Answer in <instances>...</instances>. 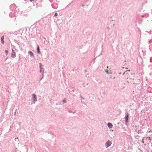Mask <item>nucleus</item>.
Wrapping results in <instances>:
<instances>
[{
	"mask_svg": "<svg viewBox=\"0 0 152 152\" xmlns=\"http://www.w3.org/2000/svg\"><path fill=\"white\" fill-rule=\"evenodd\" d=\"M11 57L14 58L15 57V54L14 52H13L12 53Z\"/></svg>",
	"mask_w": 152,
	"mask_h": 152,
	"instance_id": "5",
	"label": "nucleus"
},
{
	"mask_svg": "<svg viewBox=\"0 0 152 152\" xmlns=\"http://www.w3.org/2000/svg\"><path fill=\"white\" fill-rule=\"evenodd\" d=\"M142 51L143 52H144V51H143V50H142Z\"/></svg>",
	"mask_w": 152,
	"mask_h": 152,
	"instance_id": "22",
	"label": "nucleus"
},
{
	"mask_svg": "<svg viewBox=\"0 0 152 152\" xmlns=\"http://www.w3.org/2000/svg\"><path fill=\"white\" fill-rule=\"evenodd\" d=\"M111 142L109 141H108L106 142L105 145V146L107 148L108 147L110 146L111 145Z\"/></svg>",
	"mask_w": 152,
	"mask_h": 152,
	"instance_id": "2",
	"label": "nucleus"
},
{
	"mask_svg": "<svg viewBox=\"0 0 152 152\" xmlns=\"http://www.w3.org/2000/svg\"><path fill=\"white\" fill-rule=\"evenodd\" d=\"M57 15V13H56L55 14V15L56 16Z\"/></svg>",
	"mask_w": 152,
	"mask_h": 152,
	"instance_id": "15",
	"label": "nucleus"
},
{
	"mask_svg": "<svg viewBox=\"0 0 152 152\" xmlns=\"http://www.w3.org/2000/svg\"><path fill=\"white\" fill-rule=\"evenodd\" d=\"M142 51L143 52H144V51H143V50H142Z\"/></svg>",
	"mask_w": 152,
	"mask_h": 152,
	"instance_id": "21",
	"label": "nucleus"
},
{
	"mask_svg": "<svg viewBox=\"0 0 152 152\" xmlns=\"http://www.w3.org/2000/svg\"><path fill=\"white\" fill-rule=\"evenodd\" d=\"M135 131H136V132H137V130H135Z\"/></svg>",
	"mask_w": 152,
	"mask_h": 152,
	"instance_id": "23",
	"label": "nucleus"
},
{
	"mask_svg": "<svg viewBox=\"0 0 152 152\" xmlns=\"http://www.w3.org/2000/svg\"><path fill=\"white\" fill-rule=\"evenodd\" d=\"M66 102V101L64 100L63 101V102L64 103H65Z\"/></svg>",
	"mask_w": 152,
	"mask_h": 152,
	"instance_id": "17",
	"label": "nucleus"
},
{
	"mask_svg": "<svg viewBox=\"0 0 152 152\" xmlns=\"http://www.w3.org/2000/svg\"><path fill=\"white\" fill-rule=\"evenodd\" d=\"M42 64L41 63H40V67L41 69Z\"/></svg>",
	"mask_w": 152,
	"mask_h": 152,
	"instance_id": "12",
	"label": "nucleus"
},
{
	"mask_svg": "<svg viewBox=\"0 0 152 152\" xmlns=\"http://www.w3.org/2000/svg\"><path fill=\"white\" fill-rule=\"evenodd\" d=\"M142 17H144V15H142Z\"/></svg>",
	"mask_w": 152,
	"mask_h": 152,
	"instance_id": "20",
	"label": "nucleus"
},
{
	"mask_svg": "<svg viewBox=\"0 0 152 152\" xmlns=\"http://www.w3.org/2000/svg\"><path fill=\"white\" fill-rule=\"evenodd\" d=\"M37 53H39V54H40V52L39 50V46H38L37 47Z\"/></svg>",
	"mask_w": 152,
	"mask_h": 152,
	"instance_id": "7",
	"label": "nucleus"
},
{
	"mask_svg": "<svg viewBox=\"0 0 152 152\" xmlns=\"http://www.w3.org/2000/svg\"><path fill=\"white\" fill-rule=\"evenodd\" d=\"M15 140H18V138H15Z\"/></svg>",
	"mask_w": 152,
	"mask_h": 152,
	"instance_id": "13",
	"label": "nucleus"
},
{
	"mask_svg": "<svg viewBox=\"0 0 152 152\" xmlns=\"http://www.w3.org/2000/svg\"><path fill=\"white\" fill-rule=\"evenodd\" d=\"M28 53H29V54L31 56H34V54L32 52H30V51H29L28 52Z\"/></svg>",
	"mask_w": 152,
	"mask_h": 152,
	"instance_id": "9",
	"label": "nucleus"
},
{
	"mask_svg": "<svg viewBox=\"0 0 152 152\" xmlns=\"http://www.w3.org/2000/svg\"><path fill=\"white\" fill-rule=\"evenodd\" d=\"M152 42V41L151 40H150L149 41V43L150 44Z\"/></svg>",
	"mask_w": 152,
	"mask_h": 152,
	"instance_id": "11",
	"label": "nucleus"
},
{
	"mask_svg": "<svg viewBox=\"0 0 152 152\" xmlns=\"http://www.w3.org/2000/svg\"><path fill=\"white\" fill-rule=\"evenodd\" d=\"M32 96H33V99L34 100V102H36L37 101V97L36 95L34 94H32Z\"/></svg>",
	"mask_w": 152,
	"mask_h": 152,
	"instance_id": "3",
	"label": "nucleus"
},
{
	"mask_svg": "<svg viewBox=\"0 0 152 152\" xmlns=\"http://www.w3.org/2000/svg\"><path fill=\"white\" fill-rule=\"evenodd\" d=\"M149 140H150V141H151V139L150 138L149 139Z\"/></svg>",
	"mask_w": 152,
	"mask_h": 152,
	"instance_id": "18",
	"label": "nucleus"
},
{
	"mask_svg": "<svg viewBox=\"0 0 152 152\" xmlns=\"http://www.w3.org/2000/svg\"><path fill=\"white\" fill-rule=\"evenodd\" d=\"M107 126L110 128H111L112 127L113 125L110 123H108L107 124Z\"/></svg>",
	"mask_w": 152,
	"mask_h": 152,
	"instance_id": "4",
	"label": "nucleus"
},
{
	"mask_svg": "<svg viewBox=\"0 0 152 152\" xmlns=\"http://www.w3.org/2000/svg\"><path fill=\"white\" fill-rule=\"evenodd\" d=\"M4 37L3 36H2L1 38V42L3 44H4Z\"/></svg>",
	"mask_w": 152,
	"mask_h": 152,
	"instance_id": "6",
	"label": "nucleus"
},
{
	"mask_svg": "<svg viewBox=\"0 0 152 152\" xmlns=\"http://www.w3.org/2000/svg\"><path fill=\"white\" fill-rule=\"evenodd\" d=\"M119 112H120L119 114H120L121 113V111H119Z\"/></svg>",
	"mask_w": 152,
	"mask_h": 152,
	"instance_id": "19",
	"label": "nucleus"
},
{
	"mask_svg": "<svg viewBox=\"0 0 152 152\" xmlns=\"http://www.w3.org/2000/svg\"><path fill=\"white\" fill-rule=\"evenodd\" d=\"M105 71L107 73H109L108 72V71L107 70H105Z\"/></svg>",
	"mask_w": 152,
	"mask_h": 152,
	"instance_id": "14",
	"label": "nucleus"
},
{
	"mask_svg": "<svg viewBox=\"0 0 152 152\" xmlns=\"http://www.w3.org/2000/svg\"><path fill=\"white\" fill-rule=\"evenodd\" d=\"M31 2H33L34 1V0H30Z\"/></svg>",
	"mask_w": 152,
	"mask_h": 152,
	"instance_id": "16",
	"label": "nucleus"
},
{
	"mask_svg": "<svg viewBox=\"0 0 152 152\" xmlns=\"http://www.w3.org/2000/svg\"><path fill=\"white\" fill-rule=\"evenodd\" d=\"M125 116L124 117V118L125 120V124H126L128 122H129V114L127 112L125 113Z\"/></svg>",
	"mask_w": 152,
	"mask_h": 152,
	"instance_id": "1",
	"label": "nucleus"
},
{
	"mask_svg": "<svg viewBox=\"0 0 152 152\" xmlns=\"http://www.w3.org/2000/svg\"><path fill=\"white\" fill-rule=\"evenodd\" d=\"M143 133V132H142L141 131V129H140H140L138 130V131H137V133H138V134H141V133Z\"/></svg>",
	"mask_w": 152,
	"mask_h": 152,
	"instance_id": "8",
	"label": "nucleus"
},
{
	"mask_svg": "<svg viewBox=\"0 0 152 152\" xmlns=\"http://www.w3.org/2000/svg\"><path fill=\"white\" fill-rule=\"evenodd\" d=\"M5 53H6V55H7L8 53V51L7 50H5Z\"/></svg>",
	"mask_w": 152,
	"mask_h": 152,
	"instance_id": "10",
	"label": "nucleus"
}]
</instances>
